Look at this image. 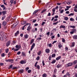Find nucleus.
<instances>
[{
  "label": "nucleus",
  "mask_w": 77,
  "mask_h": 77,
  "mask_svg": "<svg viewBox=\"0 0 77 77\" xmlns=\"http://www.w3.org/2000/svg\"><path fill=\"white\" fill-rule=\"evenodd\" d=\"M56 42H57V41H54L52 43L53 45V44H55V43H56Z\"/></svg>",
  "instance_id": "obj_56"
},
{
  "label": "nucleus",
  "mask_w": 77,
  "mask_h": 77,
  "mask_svg": "<svg viewBox=\"0 0 77 77\" xmlns=\"http://www.w3.org/2000/svg\"><path fill=\"white\" fill-rule=\"evenodd\" d=\"M5 16H4L2 17V20H4V19H5Z\"/></svg>",
  "instance_id": "obj_50"
},
{
  "label": "nucleus",
  "mask_w": 77,
  "mask_h": 77,
  "mask_svg": "<svg viewBox=\"0 0 77 77\" xmlns=\"http://www.w3.org/2000/svg\"><path fill=\"white\" fill-rule=\"evenodd\" d=\"M58 46L59 48H61V47H62V44H61L60 43L58 45Z\"/></svg>",
  "instance_id": "obj_36"
},
{
  "label": "nucleus",
  "mask_w": 77,
  "mask_h": 77,
  "mask_svg": "<svg viewBox=\"0 0 77 77\" xmlns=\"http://www.w3.org/2000/svg\"><path fill=\"white\" fill-rule=\"evenodd\" d=\"M77 63V60H75L73 62H72V63L73 64H74V65H75V64H76Z\"/></svg>",
  "instance_id": "obj_30"
},
{
  "label": "nucleus",
  "mask_w": 77,
  "mask_h": 77,
  "mask_svg": "<svg viewBox=\"0 0 77 77\" xmlns=\"http://www.w3.org/2000/svg\"><path fill=\"white\" fill-rule=\"evenodd\" d=\"M32 72V70L29 69L28 70V73H30Z\"/></svg>",
  "instance_id": "obj_51"
},
{
  "label": "nucleus",
  "mask_w": 77,
  "mask_h": 77,
  "mask_svg": "<svg viewBox=\"0 0 77 77\" xmlns=\"http://www.w3.org/2000/svg\"><path fill=\"white\" fill-rule=\"evenodd\" d=\"M46 11H47V9H44L43 10L42 12L41 13L42 14V13H44V12H45Z\"/></svg>",
  "instance_id": "obj_29"
},
{
  "label": "nucleus",
  "mask_w": 77,
  "mask_h": 77,
  "mask_svg": "<svg viewBox=\"0 0 77 77\" xmlns=\"http://www.w3.org/2000/svg\"><path fill=\"white\" fill-rule=\"evenodd\" d=\"M64 10L63 9L61 10H60V14H62V13H63V11H64Z\"/></svg>",
  "instance_id": "obj_46"
},
{
  "label": "nucleus",
  "mask_w": 77,
  "mask_h": 77,
  "mask_svg": "<svg viewBox=\"0 0 77 77\" xmlns=\"http://www.w3.org/2000/svg\"><path fill=\"white\" fill-rule=\"evenodd\" d=\"M62 28H63V29H65V26L62 25L60 26V29H62Z\"/></svg>",
  "instance_id": "obj_22"
},
{
  "label": "nucleus",
  "mask_w": 77,
  "mask_h": 77,
  "mask_svg": "<svg viewBox=\"0 0 77 77\" xmlns=\"http://www.w3.org/2000/svg\"><path fill=\"white\" fill-rule=\"evenodd\" d=\"M47 46H48L49 47L51 48V47H52L53 45H52V44H51V43H50L49 44H48Z\"/></svg>",
  "instance_id": "obj_18"
},
{
  "label": "nucleus",
  "mask_w": 77,
  "mask_h": 77,
  "mask_svg": "<svg viewBox=\"0 0 77 77\" xmlns=\"http://www.w3.org/2000/svg\"><path fill=\"white\" fill-rule=\"evenodd\" d=\"M18 50H19V49H17V48H15L14 49V51H18Z\"/></svg>",
  "instance_id": "obj_53"
},
{
  "label": "nucleus",
  "mask_w": 77,
  "mask_h": 77,
  "mask_svg": "<svg viewBox=\"0 0 77 77\" xmlns=\"http://www.w3.org/2000/svg\"><path fill=\"white\" fill-rule=\"evenodd\" d=\"M76 31H77L76 29H73L71 30V31H70V34H71V35L74 34V33H75V32H76Z\"/></svg>",
  "instance_id": "obj_1"
},
{
  "label": "nucleus",
  "mask_w": 77,
  "mask_h": 77,
  "mask_svg": "<svg viewBox=\"0 0 77 77\" xmlns=\"http://www.w3.org/2000/svg\"><path fill=\"white\" fill-rule=\"evenodd\" d=\"M45 23V22H42V26H43V25H44Z\"/></svg>",
  "instance_id": "obj_58"
},
{
  "label": "nucleus",
  "mask_w": 77,
  "mask_h": 77,
  "mask_svg": "<svg viewBox=\"0 0 77 77\" xmlns=\"http://www.w3.org/2000/svg\"><path fill=\"white\" fill-rule=\"evenodd\" d=\"M41 39H42V38L41 37H38L36 38V40L38 41V40H41Z\"/></svg>",
  "instance_id": "obj_38"
},
{
  "label": "nucleus",
  "mask_w": 77,
  "mask_h": 77,
  "mask_svg": "<svg viewBox=\"0 0 77 77\" xmlns=\"http://www.w3.org/2000/svg\"><path fill=\"white\" fill-rule=\"evenodd\" d=\"M22 25H24L25 23L26 22L24 21H23L21 22Z\"/></svg>",
  "instance_id": "obj_31"
},
{
  "label": "nucleus",
  "mask_w": 77,
  "mask_h": 77,
  "mask_svg": "<svg viewBox=\"0 0 77 77\" xmlns=\"http://www.w3.org/2000/svg\"><path fill=\"white\" fill-rule=\"evenodd\" d=\"M42 77H47V74L46 73H44L42 75Z\"/></svg>",
  "instance_id": "obj_33"
},
{
  "label": "nucleus",
  "mask_w": 77,
  "mask_h": 77,
  "mask_svg": "<svg viewBox=\"0 0 77 77\" xmlns=\"http://www.w3.org/2000/svg\"><path fill=\"white\" fill-rule=\"evenodd\" d=\"M52 11H53V12H55V11H56V10H55V8H54L52 9Z\"/></svg>",
  "instance_id": "obj_60"
},
{
  "label": "nucleus",
  "mask_w": 77,
  "mask_h": 77,
  "mask_svg": "<svg viewBox=\"0 0 77 77\" xmlns=\"http://www.w3.org/2000/svg\"><path fill=\"white\" fill-rule=\"evenodd\" d=\"M68 20V18L67 17H64V20H65L66 21H67Z\"/></svg>",
  "instance_id": "obj_44"
},
{
  "label": "nucleus",
  "mask_w": 77,
  "mask_h": 77,
  "mask_svg": "<svg viewBox=\"0 0 77 77\" xmlns=\"http://www.w3.org/2000/svg\"><path fill=\"white\" fill-rule=\"evenodd\" d=\"M74 9H77V5H76L75 6V7L74 8Z\"/></svg>",
  "instance_id": "obj_64"
},
{
  "label": "nucleus",
  "mask_w": 77,
  "mask_h": 77,
  "mask_svg": "<svg viewBox=\"0 0 77 77\" xmlns=\"http://www.w3.org/2000/svg\"><path fill=\"white\" fill-rule=\"evenodd\" d=\"M5 53H3L1 54V56L2 57H5Z\"/></svg>",
  "instance_id": "obj_52"
},
{
  "label": "nucleus",
  "mask_w": 77,
  "mask_h": 77,
  "mask_svg": "<svg viewBox=\"0 0 77 77\" xmlns=\"http://www.w3.org/2000/svg\"><path fill=\"white\" fill-rule=\"evenodd\" d=\"M50 49H49V48L46 49L45 50V53H47V54H48V53H50Z\"/></svg>",
  "instance_id": "obj_3"
},
{
  "label": "nucleus",
  "mask_w": 77,
  "mask_h": 77,
  "mask_svg": "<svg viewBox=\"0 0 77 77\" xmlns=\"http://www.w3.org/2000/svg\"><path fill=\"white\" fill-rule=\"evenodd\" d=\"M57 69H56V68H55L54 71V73L56 74V73H57Z\"/></svg>",
  "instance_id": "obj_15"
},
{
  "label": "nucleus",
  "mask_w": 77,
  "mask_h": 77,
  "mask_svg": "<svg viewBox=\"0 0 77 77\" xmlns=\"http://www.w3.org/2000/svg\"><path fill=\"white\" fill-rule=\"evenodd\" d=\"M75 45V43L74 42H73L72 43V44L70 46L71 47H74Z\"/></svg>",
  "instance_id": "obj_17"
},
{
  "label": "nucleus",
  "mask_w": 77,
  "mask_h": 77,
  "mask_svg": "<svg viewBox=\"0 0 77 77\" xmlns=\"http://www.w3.org/2000/svg\"><path fill=\"white\" fill-rule=\"evenodd\" d=\"M14 60L12 59H8V60H5V62H12V61H13Z\"/></svg>",
  "instance_id": "obj_10"
},
{
  "label": "nucleus",
  "mask_w": 77,
  "mask_h": 77,
  "mask_svg": "<svg viewBox=\"0 0 77 77\" xmlns=\"http://www.w3.org/2000/svg\"><path fill=\"white\" fill-rule=\"evenodd\" d=\"M9 52V49L7 48L5 50V53H8Z\"/></svg>",
  "instance_id": "obj_40"
},
{
  "label": "nucleus",
  "mask_w": 77,
  "mask_h": 77,
  "mask_svg": "<svg viewBox=\"0 0 77 77\" xmlns=\"http://www.w3.org/2000/svg\"><path fill=\"white\" fill-rule=\"evenodd\" d=\"M0 39L2 41H3V36H2L1 37H0Z\"/></svg>",
  "instance_id": "obj_43"
},
{
  "label": "nucleus",
  "mask_w": 77,
  "mask_h": 77,
  "mask_svg": "<svg viewBox=\"0 0 77 77\" xmlns=\"http://www.w3.org/2000/svg\"><path fill=\"white\" fill-rule=\"evenodd\" d=\"M11 44V41L8 42L6 43V47H8Z\"/></svg>",
  "instance_id": "obj_7"
},
{
  "label": "nucleus",
  "mask_w": 77,
  "mask_h": 77,
  "mask_svg": "<svg viewBox=\"0 0 77 77\" xmlns=\"http://www.w3.org/2000/svg\"><path fill=\"white\" fill-rule=\"evenodd\" d=\"M26 63V61L23 60L21 61L20 62V64H25V63Z\"/></svg>",
  "instance_id": "obj_8"
},
{
  "label": "nucleus",
  "mask_w": 77,
  "mask_h": 77,
  "mask_svg": "<svg viewBox=\"0 0 77 77\" xmlns=\"http://www.w3.org/2000/svg\"><path fill=\"white\" fill-rule=\"evenodd\" d=\"M57 76L56 75L54 74H53L52 75V77H57Z\"/></svg>",
  "instance_id": "obj_59"
},
{
  "label": "nucleus",
  "mask_w": 77,
  "mask_h": 77,
  "mask_svg": "<svg viewBox=\"0 0 77 77\" xmlns=\"http://www.w3.org/2000/svg\"><path fill=\"white\" fill-rule=\"evenodd\" d=\"M2 14L3 15H6V11H2Z\"/></svg>",
  "instance_id": "obj_24"
},
{
  "label": "nucleus",
  "mask_w": 77,
  "mask_h": 77,
  "mask_svg": "<svg viewBox=\"0 0 77 77\" xmlns=\"http://www.w3.org/2000/svg\"><path fill=\"white\" fill-rule=\"evenodd\" d=\"M60 59H61V56H59L58 57H57L56 59V60H59Z\"/></svg>",
  "instance_id": "obj_16"
},
{
  "label": "nucleus",
  "mask_w": 77,
  "mask_h": 77,
  "mask_svg": "<svg viewBox=\"0 0 77 77\" xmlns=\"http://www.w3.org/2000/svg\"><path fill=\"white\" fill-rule=\"evenodd\" d=\"M48 59L49 60H51V56H50L49 57Z\"/></svg>",
  "instance_id": "obj_57"
},
{
  "label": "nucleus",
  "mask_w": 77,
  "mask_h": 77,
  "mask_svg": "<svg viewBox=\"0 0 77 77\" xmlns=\"http://www.w3.org/2000/svg\"><path fill=\"white\" fill-rule=\"evenodd\" d=\"M73 38L74 39H75V40L77 39V35H74L73 36Z\"/></svg>",
  "instance_id": "obj_13"
},
{
  "label": "nucleus",
  "mask_w": 77,
  "mask_h": 77,
  "mask_svg": "<svg viewBox=\"0 0 77 77\" xmlns=\"http://www.w3.org/2000/svg\"><path fill=\"white\" fill-rule=\"evenodd\" d=\"M73 63H68L67 65L68 66H72V65Z\"/></svg>",
  "instance_id": "obj_12"
},
{
  "label": "nucleus",
  "mask_w": 77,
  "mask_h": 77,
  "mask_svg": "<svg viewBox=\"0 0 77 77\" xmlns=\"http://www.w3.org/2000/svg\"><path fill=\"white\" fill-rule=\"evenodd\" d=\"M24 38H26V39H27L28 38H29V35L27 34H25L24 35Z\"/></svg>",
  "instance_id": "obj_19"
},
{
  "label": "nucleus",
  "mask_w": 77,
  "mask_h": 77,
  "mask_svg": "<svg viewBox=\"0 0 77 77\" xmlns=\"http://www.w3.org/2000/svg\"><path fill=\"white\" fill-rule=\"evenodd\" d=\"M12 67H13V65H12V64H11L8 68V69H11V68H12Z\"/></svg>",
  "instance_id": "obj_37"
},
{
  "label": "nucleus",
  "mask_w": 77,
  "mask_h": 77,
  "mask_svg": "<svg viewBox=\"0 0 77 77\" xmlns=\"http://www.w3.org/2000/svg\"><path fill=\"white\" fill-rule=\"evenodd\" d=\"M62 64H58L57 66V68H62Z\"/></svg>",
  "instance_id": "obj_4"
},
{
  "label": "nucleus",
  "mask_w": 77,
  "mask_h": 77,
  "mask_svg": "<svg viewBox=\"0 0 77 77\" xmlns=\"http://www.w3.org/2000/svg\"><path fill=\"white\" fill-rule=\"evenodd\" d=\"M34 41H35V40L33 38L31 39L30 42V45H32V44H33V42H34Z\"/></svg>",
  "instance_id": "obj_14"
},
{
  "label": "nucleus",
  "mask_w": 77,
  "mask_h": 77,
  "mask_svg": "<svg viewBox=\"0 0 77 77\" xmlns=\"http://www.w3.org/2000/svg\"><path fill=\"white\" fill-rule=\"evenodd\" d=\"M44 60H43L42 61V63L43 65V66H44L45 65Z\"/></svg>",
  "instance_id": "obj_39"
},
{
  "label": "nucleus",
  "mask_w": 77,
  "mask_h": 77,
  "mask_svg": "<svg viewBox=\"0 0 77 77\" xmlns=\"http://www.w3.org/2000/svg\"><path fill=\"white\" fill-rule=\"evenodd\" d=\"M62 42H65V38H62Z\"/></svg>",
  "instance_id": "obj_47"
},
{
  "label": "nucleus",
  "mask_w": 77,
  "mask_h": 77,
  "mask_svg": "<svg viewBox=\"0 0 77 77\" xmlns=\"http://www.w3.org/2000/svg\"><path fill=\"white\" fill-rule=\"evenodd\" d=\"M39 59H40V57L39 56H38L36 58V60H39Z\"/></svg>",
  "instance_id": "obj_41"
},
{
  "label": "nucleus",
  "mask_w": 77,
  "mask_h": 77,
  "mask_svg": "<svg viewBox=\"0 0 77 77\" xmlns=\"http://www.w3.org/2000/svg\"><path fill=\"white\" fill-rule=\"evenodd\" d=\"M19 33H20V31H17L16 33H15V36H18V35H19Z\"/></svg>",
  "instance_id": "obj_9"
},
{
  "label": "nucleus",
  "mask_w": 77,
  "mask_h": 77,
  "mask_svg": "<svg viewBox=\"0 0 77 77\" xmlns=\"http://www.w3.org/2000/svg\"><path fill=\"white\" fill-rule=\"evenodd\" d=\"M66 75L68 76H70V74H69V72H68L66 73Z\"/></svg>",
  "instance_id": "obj_48"
},
{
  "label": "nucleus",
  "mask_w": 77,
  "mask_h": 77,
  "mask_svg": "<svg viewBox=\"0 0 77 77\" xmlns=\"http://www.w3.org/2000/svg\"><path fill=\"white\" fill-rule=\"evenodd\" d=\"M36 68H37V69H40V66H39L38 65L36 66Z\"/></svg>",
  "instance_id": "obj_35"
},
{
  "label": "nucleus",
  "mask_w": 77,
  "mask_h": 77,
  "mask_svg": "<svg viewBox=\"0 0 77 77\" xmlns=\"http://www.w3.org/2000/svg\"><path fill=\"white\" fill-rule=\"evenodd\" d=\"M41 53H42L41 51H40L37 53V54L38 56H41Z\"/></svg>",
  "instance_id": "obj_27"
},
{
  "label": "nucleus",
  "mask_w": 77,
  "mask_h": 77,
  "mask_svg": "<svg viewBox=\"0 0 77 77\" xmlns=\"http://www.w3.org/2000/svg\"><path fill=\"white\" fill-rule=\"evenodd\" d=\"M38 61H36L34 65V66L35 67H36V65H37V64H38Z\"/></svg>",
  "instance_id": "obj_45"
},
{
  "label": "nucleus",
  "mask_w": 77,
  "mask_h": 77,
  "mask_svg": "<svg viewBox=\"0 0 77 77\" xmlns=\"http://www.w3.org/2000/svg\"><path fill=\"white\" fill-rule=\"evenodd\" d=\"M18 24V22H15L14 23V25H15V26H17V24Z\"/></svg>",
  "instance_id": "obj_32"
},
{
  "label": "nucleus",
  "mask_w": 77,
  "mask_h": 77,
  "mask_svg": "<svg viewBox=\"0 0 77 77\" xmlns=\"http://www.w3.org/2000/svg\"><path fill=\"white\" fill-rule=\"evenodd\" d=\"M22 54L23 56H26V54L24 52H22Z\"/></svg>",
  "instance_id": "obj_23"
},
{
  "label": "nucleus",
  "mask_w": 77,
  "mask_h": 77,
  "mask_svg": "<svg viewBox=\"0 0 77 77\" xmlns=\"http://www.w3.org/2000/svg\"><path fill=\"white\" fill-rule=\"evenodd\" d=\"M15 27H16L13 24L11 28L12 29H14V28H15Z\"/></svg>",
  "instance_id": "obj_49"
},
{
  "label": "nucleus",
  "mask_w": 77,
  "mask_h": 77,
  "mask_svg": "<svg viewBox=\"0 0 77 77\" xmlns=\"http://www.w3.org/2000/svg\"><path fill=\"white\" fill-rule=\"evenodd\" d=\"M69 27L71 28H75V26H69Z\"/></svg>",
  "instance_id": "obj_42"
},
{
  "label": "nucleus",
  "mask_w": 77,
  "mask_h": 77,
  "mask_svg": "<svg viewBox=\"0 0 77 77\" xmlns=\"http://www.w3.org/2000/svg\"><path fill=\"white\" fill-rule=\"evenodd\" d=\"M15 48H18V49H20V48H21V45H17L15 46Z\"/></svg>",
  "instance_id": "obj_11"
},
{
  "label": "nucleus",
  "mask_w": 77,
  "mask_h": 77,
  "mask_svg": "<svg viewBox=\"0 0 77 77\" xmlns=\"http://www.w3.org/2000/svg\"><path fill=\"white\" fill-rule=\"evenodd\" d=\"M71 3H72V1H68V2H67V5H70Z\"/></svg>",
  "instance_id": "obj_21"
},
{
  "label": "nucleus",
  "mask_w": 77,
  "mask_h": 77,
  "mask_svg": "<svg viewBox=\"0 0 77 77\" xmlns=\"http://www.w3.org/2000/svg\"><path fill=\"white\" fill-rule=\"evenodd\" d=\"M2 24L4 25V26H6V25L7 24V23L6 22L3 21Z\"/></svg>",
  "instance_id": "obj_28"
},
{
  "label": "nucleus",
  "mask_w": 77,
  "mask_h": 77,
  "mask_svg": "<svg viewBox=\"0 0 77 77\" xmlns=\"http://www.w3.org/2000/svg\"><path fill=\"white\" fill-rule=\"evenodd\" d=\"M36 20L35 19V20H33L32 22H33V23H35V22H36Z\"/></svg>",
  "instance_id": "obj_63"
},
{
  "label": "nucleus",
  "mask_w": 77,
  "mask_h": 77,
  "mask_svg": "<svg viewBox=\"0 0 77 77\" xmlns=\"http://www.w3.org/2000/svg\"><path fill=\"white\" fill-rule=\"evenodd\" d=\"M30 29H31V27L30 26H29L27 27V30L29 32H30Z\"/></svg>",
  "instance_id": "obj_20"
},
{
  "label": "nucleus",
  "mask_w": 77,
  "mask_h": 77,
  "mask_svg": "<svg viewBox=\"0 0 77 77\" xmlns=\"http://www.w3.org/2000/svg\"><path fill=\"white\" fill-rule=\"evenodd\" d=\"M46 35H48V36H49V35H50V32H49L47 33Z\"/></svg>",
  "instance_id": "obj_62"
},
{
  "label": "nucleus",
  "mask_w": 77,
  "mask_h": 77,
  "mask_svg": "<svg viewBox=\"0 0 77 77\" xmlns=\"http://www.w3.org/2000/svg\"><path fill=\"white\" fill-rule=\"evenodd\" d=\"M21 54V52L20 51H18L17 53V54H18V55H20Z\"/></svg>",
  "instance_id": "obj_55"
},
{
  "label": "nucleus",
  "mask_w": 77,
  "mask_h": 77,
  "mask_svg": "<svg viewBox=\"0 0 77 77\" xmlns=\"http://www.w3.org/2000/svg\"><path fill=\"white\" fill-rule=\"evenodd\" d=\"M18 72H19V73H20V74H22L24 72V69H21L20 70H19Z\"/></svg>",
  "instance_id": "obj_5"
},
{
  "label": "nucleus",
  "mask_w": 77,
  "mask_h": 77,
  "mask_svg": "<svg viewBox=\"0 0 77 77\" xmlns=\"http://www.w3.org/2000/svg\"><path fill=\"white\" fill-rule=\"evenodd\" d=\"M54 38H55L54 35H52L51 36V39H54Z\"/></svg>",
  "instance_id": "obj_61"
},
{
  "label": "nucleus",
  "mask_w": 77,
  "mask_h": 77,
  "mask_svg": "<svg viewBox=\"0 0 77 77\" xmlns=\"http://www.w3.org/2000/svg\"><path fill=\"white\" fill-rule=\"evenodd\" d=\"M39 10H40V9H38L37 10H36L33 13V15H35V14H36V13H37V12H38V11H39Z\"/></svg>",
  "instance_id": "obj_6"
},
{
  "label": "nucleus",
  "mask_w": 77,
  "mask_h": 77,
  "mask_svg": "<svg viewBox=\"0 0 77 77\" xmlns=\"http://www.w3.org/2000/svg\"><path fill=\"white\" fill-rule=\"evenodd\" d=\"M56 62V60H54L52 61L51 62V63H52V64H53L54 63Z\"/></svg>",
  "instance_id": "obj_25"
},
{
  "label": "nucleus",
  "mask_w": 77,
  "mask_h": 77,
  "mask_svg": "<svg viewBox=\"0 0 77 77\" xmlns=\"http://www.w3.org/2000/svg\"><path fill=\"white\" fill-rule=\"evenodd\" d=\"M35 43H33V44L32 45L31 48V49H30L31 51H32V50H33V49L34 48V47H35Z\"/></svg>",
  "instance_id": "obj_2"
},
{
  "label": "nucleus",
  "mask_w": 77,
  "mask_h": 77,
  "mask_svg": "<svg viewBox=\"0 0 77 77\" xmlns=\"http://www.w3.org/2000/svg\"><path fill=\"white\" fill-rule=\"evenodd\" d=\"M56 57V54H53L52 55V57Z\"/></svg>",
  "instance_id": "obj_34"
},
{
  "label": "nucleus",
  "mask_w": 77,
  "mask_h": 77,
  "mask_svg": "<svg viewBox=\"0 0 77 77\" xmlns=\"http://www.w3.org/2000/svg\"><path fill=\"white\" fill-rule=\"evenodd\" d=\"M74 15V13H71L68 15V16L70 17V16H73Z\"/></svg>",
  "instance_id": "obj_26"
},
{
  "label": "nucleus",
  "mask_w": 77,
  "mask_h": 77,
  "mask_svg": "<svg viewBox=\"0 0 77 77\" xmlns=\"http://www.w3.org/2000/svg\"><path fill=\"white\" fill-rule=\"evenodd\" d=\"M70 21H74V19H73V18H70Z\"/></svg>",
  "instance_id": "obj_54"
}]
</instances>
